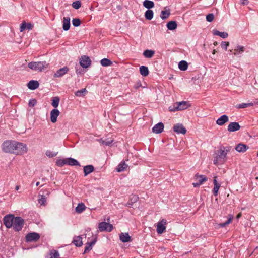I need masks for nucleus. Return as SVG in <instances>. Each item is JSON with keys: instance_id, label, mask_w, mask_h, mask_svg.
Here are the masks:
<instances>
[{"instance_id": "1", "label": "nucleus", "mask_w": 258, "mask_h": 258, "mask_svg": "<svg viewBox=\"0 0 258 258\" xmlns=\"http://www.w3.org/2000/svg\"><path fill=\"white\" fill-rule=\"evenodd\" d=\"M3 223L7 228L13 227L15 231L19 232L23 227L25 221L21 217H15L13 214H9L4 217Z\"/></svg>"}, {"instance_id": "2", "label": "nucleus", "mask_w": 258, "mask_h": 258, "mask_svg": "<svg viewBox=\"0 0 258 258\" xmlns=\"http://www.w3.org/2000/svg\"><path fill=\"white\" fill-rule=\"evenodd\" d=\"M232 147L220 146L215 151L214 155L213 163L214 165H218L223 164L227 160V155L228 152L230 151Z\"/></svg>"}, {"instance_id": "3", "label": "nucleus", "mask_w": 258, "mask_h": 258, "mask_svg": "<svg viewBox=\"0 0 258 258\" xmlns=\"http://www.w3.org/2000/svg\"><path fill=\"white\" fill-rule=\"evenodd\" d=\"M48 64L46 61H32L28 64V67L34 71L41 72L47 68Z\"/></svg>"}, {"instance_id": "4", "label": "nucleus", "mask_w": 258, "mask_h": 258, "mask_svg": "<svg viewBox=\"0 0 258 258\" xmlns=\"http://www.w3.org/2000/svg\"><path fill=\"white\" fill-rule=\"evenodd\" d=\"M27 151V148L26 144L15 141L14 153L21 155L25 153Z\"/></svg>"}, {"instance_id": "5", "label": "nucleus", "mask_w": 258, "mask_h": 258, "mask_svg": "<svg viewBox=\"0 0 258 258\" xmlns=\"http://www.w3.org/2000/svg\"><path fill=\"white\" fill-rule=\"evenodd\" d=\"M15 141H6L2 144L3 151L6 153H14Z\"/></svg>"}, {"instance_id": "6", "label": "nucleus", "mask_w": 258, "mask_h": 258, "mask_svg": "<svg viewBox=\"0 0 258 258\" xmlns=\"http://www.w3.org/2000/svg\"><path fill=\"white\" fill-rule=\"evenodd\" d=\"M190 105L186 101H181L177 102L176 103V106H174L173 109L169 108V110L171 111H175L177 110H183L187 109Z\"/></svg>"}, {"instance_id": "7", "label": "nucleus", "mask_w": 258, "mask_h": 258, "mask_svg": "<svg viewBox=\"0 0 258 258\" xmlns=\"http://www.w3.org/2000/svg\"><path fill=\"white\" fill-rule=\"evenodd\" d=\"M98 229L100 232L105 231L110 232L113 229V226L110 223L105 222H102L99 224Z\"/></svg>"}, {"instance_id": "8", "label": "nucleus", "mask_w": 258, "mask_h": 258, "mask_svg": "<svg viewBox=\"0 0 258 258\" xmlns=\"http://www.w3.org/2000/svg\"><path fill=\"white\" fill-rule=\"evenodd\" d=\"M167 224L166 220L163 219L160 220L157 224V232L158 234L163 233L166 229V225Z\"/></svg>"}, {"instance_id": "9", "label": "nucleus", "mask_w": 258, "mask_h": 258, "mask_svg": "<svg viewBox=\"0 0 258 258\" xmlns=\"http://www.w3.org/2000/svg\"><path fill=\"white\" fill-rule=\"evenodd\" d=\"M195 179L197 181V182L192 183L194 187H197L202 185L204 182L207 181V178L203 175L196 174L195 176Z\"/></svg>"}, {"instance_id": "10", "label": "nucleus", "mask_w": 258, "mask_h": 258, "mask_svg": "<svg viewBox=\"0 0 258 258\" xmlns=\"http://www.w3.org/2000/svg\"><path fill=\"white\" fill-rule=\"evenodd\" d=\"M91 59L88 56L86 55H83L81 56L80 59V64L81 66L84 68H87L89 67L91 64Z\"/></svg>"}, {"instance_id": "11", "label": "nucleus", "mask_w": 258, "mask_h": 258, "mask_svg": "<svg viewBox=\"0 0 258 258\" xmlns=\"http://www.w3.org/2000/svg\"><path fill=\"white\" fill-rule=\"evenodd\" d=\"M40 235L35 232L30 233L26 235V240L27 242H35L39 240Z\"/></svg>"}, {"instance_id": "12", "label": "nucleus", "mask_w": 258, "mask_h": 258, "mask_svg": "<svg viewBox=\"0 0 258 258\" xmlns=\"http://www.w3.org/2000/svg\"><path fill=\"white\" fill-rule=\"evenodd\" d=\"M245 50V47L243 46L237 45L234 50H229V52L234 55L242 54Z\"/></svg>"}, {"instance_id": "13", "label": "nucleus", "mask_w": 258, "mask_h": 258, "mask_svg": "<svg viewBox=\"0 0 258 258\" xmlns=\"http://www.w3.org/2000/svg\"><path fill=\"white\" fill-rule=\"evenodd\" d=\"M173 131L178 134H185L186 132V128L182 124H176L173 127Z\"/></svg>"}, {"instance_id": "14", "label": "nucleus", "mask_w": 258, "mask_h": 258, "mask_svg": "<svg viewBox=\"0 0 258 258\" xmlns=\"http://www.w3.org/2000/svg\"><path fill=\"white\" fill-rule=\"evenodd\" d=\"M240 127V125L238 122H233L229 123L227 130L230 132H233L238 131Z\"/></svg>"}, {"instance_id": "15", "label": "nucleus", "mask_w": 258, "mask_h": 258, "mask_svg": "<svg viewBox=\"0 0 258 258\" xmlns=\"http://www.w3.org/2000/svg\"><path fill=\"white\" fill-rule=\"evenodd\" d=\"M96 241H97L96 236H95L93 237V239L92 241H88L86 244L84 252L86 253V252L91 250L92 248V246L95 244Z\"/></svg>"}, {"instance_id": "16", "label": "nucleus", "mask_w": 258, "mask_h": 258, "mask_svg": "<svg viewBox=\"0 0 258 258\" xmlns=\"http://www.w3.org/2000/svg\"><path fill=\"white\" fill-rule=\"evenodd\" d=\"M60 112L57 109H53L50 112V120L53 123H55L57 121V118L59 116Z\"/></svg>"}, {"instance_id": "17", "label": "nucleus", "mask_w": 258, "mask_h": 258, "mask_svg": "<svg viewBox=\"0 0 258 258\" xmlns=\"http://www.w3.org/2000/svg\"><path fill=\"white\" fill-rule=\"evenodd\" d=\"M69 71V69L67 67H64L63 68H60V69L57 70L56 72L54 74V77H61L63 76L64 74L67 73Z\"/></svg>"}, {"instance_id": "18", "label": "nucleus", "mask_w": 258, "mask_h": 258, "mask_svg": "<svg viewBox=\"0 0 258 258\" xmlns=\"http://www.w3.org/2000/svg\"><path fill=\"white\" fill-rule=\"evenodd\" d=\"M164 127L163 123L159 122L153 126L152 132L156 134L161 133L163 131Z\"/></svg>"}, {"instance_id": "19", "label": "nucleus", "mask_w": 258, "mask_h": 258, "mask_svg": "<svg viewBox=\"0 0 258 258\" xmlns=\"http://www.w3.org/2000/svg\"><path fill=\"white\" fill-rule=\"evenodd\" d=\"M248 148L249 147L246 145L242 143H239L236 146L235 149L238 152L244 153Z\"/></svg>"}, {"instance_id": "20", "label": "nucleus", "mask_w": 258, "mask_h": 258, "mask_svg": "<svg viewBox=\"0 0 258 258\" xmlns=\"http://www.w3.org/2000/svg\"><path fill=\"white\" fill-rule=\"evenodd\" d=\"M229 118L228 116L226 115H223L216 120V123L220 126H222L225 123L227 122Z\"/></svg>"}, {"instance_id": "21", "label": "nucleus", "mask_w": 258, "mask_h": 258, "mask_svg": "<svg viewBox=\"0 0 258 258\" xmlns=\"http://www.w3.org/2000/svg\"><path fill=\"white\" fill-rule=\"evenodd\" d=\"M72 243L77 247H80L83 245L82 238L81 236H74Z\"/></svg>"}, {"instance_id": "22", "label": "nucleus", "mask_w": 258, "mask_h": 258, "mask_svg": "<svg viewBox=\"0 0 258 258\" xmlns=\"http://www.w3.org/2000/svg\"><path fill=\"white\" fill-rule=\"evenodd\" d=\"M216 178L217 177L215 176L213 180L214 186L213 189V192L215 196H217L218 195V190L220 187V184L218 183Z\"/></svg>"}, {"instance_id": "23", "label": "nucleus", "mask_w": 258, "mask_h": 258, "mask_svg": "<svg viewBox=\"0 0 258 258\" xmlns=\"http://www.w3.org/2000/svg\"><path fill=\"white\" fill-rule=\"evenodd\" d=\"M39 84L37 81L31 80L27 84V87L31 90H35L38 88Z\"/></svg>"}, {"instance_id": "24", "label": "nucleus", "mask_w": 258, "mask_h": 258, "mask_svg": "<svg viewBox=\"0 0 258 258\" xmlns=\"http://www.w3.org/2000/svg\"><path fill=\"white\" fill-rule=\"evenodd\" d=\"M119 238L122 242H127L131 241V237L128 233H121L119 235Z\"/></svg>"}, {"instance_id": "25", "label": "nucleus", "mask_w": 258, "mask_h": 258, "mask_svg": "<svg viewBox=\"0 0 258 258\" xmlns=\"http://www.w3.org/2000/svg\"><path fill=\"white\" fill-rule=\"evenodd\" d=\"M94 170V167L92 165H87L84 167L83 171L84 176H86Z\"/></svg>"}, {"instance_id": "26", "label": "nucleus", "mask_w": 258, "mask_h": 258, "mask_svg": "<svg viewBox=\"0 0 258 258\" xmlns=\"http://www.w3.org/2000/svg\"><path fill=\"white\" fill-rule=\"evenodd\" d=\"M70 27V18L69 17H64L63 20L62 28L64 31H67Z\"/></svg>"}, {"instance_id": "27", "label": "nucleus", "mask_w": 258, "mask_h": 258, "mask_svg": "<svg viewBox=\"0 0 258 258\" xmlns=\"http://www.w3.org/2000/svg\"><path fill=\"white\" fill-rule=\"evenodd\" d=\"M141 75L144 77H146L149 75V71L147 67L142 66L139 68Z\"/></svg>"}, {"instance_id": "28", "label": "nucleus", "mask_w": 258, "mask_h": 258, "mask_svg": "<svg viewBox=\"0 0 258 258\" xmlns=\"http://www.w3.org/2000/svg\"><path fill=\"white\" fill-rule=\"evenodd\" d=\"M143 6L146 8L149 9H150L154 7V3L150 0H145L143 2Z\"/></svg>"}, {"instance_id": "29", "label": "nucleus", "mask_w": 258, "mask_h": 258, "mask_svg": "<svg viewBox=\"0 0 258 258\" xmlns=\"http://www.w3.org/2000/svg\"><path fill=\"white\" fill-rule=\"evenodd\" d=\"M67 164L71 166H80V164L79 162L72 158H67Z\"/></svg>"}, {"instance_id": "30", "label": "nucleus", "mask_w": 258, "mask_h": 258, "mask_svg": "<svg viewBox=\"0 0 258 258\" xmlns=\"http://www.w3.org/2000/svg\"><path fill=\"white\" fill-rule=\"evenodd\" d=\"M214 35L219 36L222 38H226L228 37V34L225 32H220L218 30H214L213 32Z\"/></svg>"}, {"instance_id": "31", "label": "nucleus", "mask_w": 258, "mask_h": 258, "mask_svg": "<svg viewBox=\"0 0 258 258\" xmlns=\"http://www.w3.org/2000/svg\"><path fill=\"white\" fill-rule=\"evenodd\" d=\"M178 68L181 71H185L187 69L188 63L186 61L182 60L179 62Z\"/></svg>"}, {"instance_id": "32", "label": "nucleus", "mask_w": 258, "mask_h": 258, "mask_svg": "<svg viewBox=\"0 0 258 258\" xmlns=\"http://www.w3.org/2000/svg\"><path fill=\"white\" fill-rule=\"evenodd\" d=\"M86 209V206L83 203H79L76 207V211L78 213H81Z\"/></svg>"}, {"instance_id": "33", "label": "nucleus", "mask_w": 258, "mask_h": 258, "mask_svg": "<svg viewBox=\"0 0 258 258\" xmlns=\"http://www.w3.org/2000/svg\"><path fill=\"white\" fill-rule=\"evenodd\" d=\"M154 53V51L147 49L144 51L143 55L146 58H150L153 56Z\"/></svg>"}, {"instance_id": "34", "label": "nucleus", "mask_w": 258, "mask_h": 258, "mask_svg": "<svg viewBox=\"0 0 258 258\" xmlns=\"http://www.w3.org/2000/svg\"><path fill=\"white\" fill-rule=\"evenodd\" d=\"M166 26L169 30H173L177 28V25L175 21H171L167 23Z\"/></svg>"}, {"instance_id": "35", "label": "nucleus", "mask_w": 258, "mask_h": 258, "mask_svg": "<svg viewBox=\"0 0 258 258\" xmlns=\"http://www.w3.org/2000/svg\"><path fill=\"white\" fill-rule=\"evenodd\" d=\"M127 167V165L124 162H121L116 168V170L118 172L123 171Z\"/></svg>"}, {"instance_id": "36", "label": "nucleus", "mask_w": 258, "mask_h": 258, "mask_svg": "<svg viewBox=\"0 0 258 258\" xmlns=\"http://www.w3.org/2000/svg\"><path fill=\"white\" fill-rule=\"evenodd\" d=\"M154 15L153 11L151 10H148L145 13V17L147 20H151Z\"/></svg>"}, {"instance_id": "37", "label": "nucleus", "mask_w": 258, "mask_h": 258, "mask_svg": "<svg viewBox=\"0 0 258 258\" xmlns=\"http://www.w3.org/2000/svg\"><path fill=\"white\" fill-rule=\"evenodd\" d=\"M170 11L169 10H163L161 11L160 16L162 19L164 20V19L168 18L169 17V16H170Z\"/></svg>"}, {"instance_id": "38", "label": "nucleus", "mask_w": 258, "mask_h": 258, "mask_svg": "<svg viewBox=\"0 0 258 258\" xmlns=\"http://www.w3.org/2000/svg\"><path fill=\"white\" fill-rule=\"evenodd\" d=\"M60 101V99L58 97H54L52 98V103L51 105L54 108H56L58 107L59 105V103Z\"/></svg>"}, {"instance_id": "39", "label": "nucleus", "mask_w": 258, "mask_h": 258, "mask_svg": "<svg viewBox=\"0 0 258 258\" xmlns=\"http://www.w3.org/2000/svg\"><path fill=\"white\" fill-rule=\"evenodd\" d=\"M101 64L104 67H107L111 66L112 64V61L107 59V58H103L100 61Z\"/></svg>"}, {"instance_id": "40", "label": "nucleus", "mask_w": 258, "mask_h": 258, "mask_svg": "<svg viewBox=\"0 0 258 258\" xmlns=\"http://www.w3.org/2000/svg\"><path fill=\"white\" fill-rule=\"evenodd\" d=\"M56 164L59 167H62L67 164V158L57 160Z\"/></svg>"}, {"instance_id": "41", "label": "nucleus", "mask_w": 258, "mask_h": 258, "mask_svg": "<svg viewBox=\"0 0 258 258\" xmlns=\"http://www.w3.org/2000/svg\"><path fill=\"white\" fill-rule=\"evenodd\" d=\"M87 92V90L85 88H83L76 91L75 92V95L79 97L84 96Z\"/></svg>"}, {"instance_id": "42", "label": "nucleus", "mask_w": 258, "mask_h": 258, "mask_svg": "<svg viewBox=\"0 0 258 258\" xmlns=\"http://www.w3.org/2000/svg\"><path fill=\"white\" fill-rule=\"evenodd\" d=\"M50 258H59V254L58 251L52 250L50 251Z\"/></svg>"}, {"instance_id": "43", "label": "nucleus", "mask_w": 258, "mask_h": 258, "mask_svg": "<svg viewBox=\"0 0 258 258\" xmlns=\"http://www.w3.org/2000/svg\"><path fill=\"white\" fill-rule=\"evenodd\" d=\"M38 201V203L41 205H45L46 202V199L45 196L43 195H39Z\"/></svg>"}, {"instance_id": "44", "label": "nucleus", "mask_w": 258, "mask_h": 258, "mask_svg": "<svg viewBox=\"0 0 258 258\" xmlns=\"http://www.w3.org/2000/svg\"><path fill=\"white\" fill-rule=\"evenodd\" d=\"M253 105V103H241L237 105V107L238 108H245L248 107L252 106Z\"/></svg>"}, {"instance_id": "45", "label": "nucleus", "mask_w": 258, "mask_h": 258, "mask_svg": "<svg viewBox=\"0 0 258 258\" xmlns=\"http://www.w3.org/2000/svg\"><path fill=\"white\" fill-rule=\"evenodd\" d=\"M45 154L47 157L49 158H52L55 157L57 155V152H54L50 150H47L46 151Z\"/></svg>"}, {"instance_id": "46", "label": "nucleus", "mask_w": 258, "mask_h": 258, "mask_svg": "<svg viewBox=\"0 0 258 258\" xmlns=\"http://www.w3.org/2000/svg\"><path fill=\"white\" fill-rule=\"evenodd\" d=\"M72 23L74 26L78 27L81 24V21L78 18H74L72 20Z\"/></svg>"}, {"instance_id": "47", "label": "nucleus", "mask_w": 258, "mask_h": 258, "mask_svg": "<svg viewBox=\"0 0 258 258\" xmlns=\"http://www.w3.org/2000/svg\"><path fill=\"white\" fill-rule=\"evenodd\" d=\"M81 4L79 1H75L72 3V7L75 9H78L81 7Z\"/></svg>"}, {"instance_id": "48", "label": "nucleus", "mask_w": 258, "mask_h": 258, "mask_svg": "<svg viewBox=\"0 0 258 258\" xmlns=\"http://www.w3.org/2000/svg\"><path fill=\"white\" fill-rule=\"evenodd\" d=\"M214 18V16L212 13H210L206 16V20L208 22H211L212 21H213Z\"/></svg>"}, {"instance_id": "49", "label": "nucleus", "mask_w": 258, "mask_h": 258, "mask_svg": "<svg viewBox=\"0 0 258 258\" xmlns=\"http://www.w3.org/2000/svg\"><path fill=\"white\" fill-rule=\"evenodd\" d=\"M229 45V42H222L221 43V47L225 49V50H227V48Z\"/></svg>"}, {"instance_id": "50", "label": "nucleus", "mask_w": 258, "mask_h": 258, "mask_svg": "<svg viewBox=\"0 0 258 258\" xmlns=\"http://www.w3.org/2000/svg\"><path fill=\"white\" fill-rule=\"evenodd\" d=\"M37 103V101L35 99H30L29 101V106L30 107H34Z\"/></svg>"}, {"instance_id": "51", "label": "nucleus", "mask_w": 258, "mask_h": 258, "mask_svg": "<svg viewBox=\"0 0 258 258\" xmlns=\"http://www.w3.org/2000/svg\"><path fill=\"white\" fill-rule=\"evenodd\" d=\"M113 142V140H108V139L104 140V145L110 146V145H111V143Z\"/></svg>"}, {"instance_id": "52", "label": "nucleus", "mask_w": 258, "mask_h": 258, "mask_svg": "<svg viewBox=\"0 0 258 258\" xmlns=\"http://www.w3.org/2000/svg\"><path fill=\"white\" fill-rule=\"evenodd\" d=\"M26 23L25 22L24 23H22L21 25V26H20V32H23L25 29L26 28Z\"/></svg>"}, {"instance_id": "53", "label": "nucleus", "mask_w": 258, "mask_h": 258, "mask_svg": "<svg viewBox=\"0 0 258 258\" xmlns=\"http://www.w3.org/2000/svg\"><path fill=\"white\" fill-rule=\"evenodd\" d=\"M229 216V217L228 219L225 222L226 224H227V225L229 224L231 222V221L233 218V215H230Z\"/></svg>"}, {"instance_id": "54", "label": "nucleus", "mask_w": 258, "mask_h": 258, "mask_svg": "<svg viewBox=\"0 0 258 258\" xmlns=\"http://www.w3.org/2000/svg\"><path fill=\"white\" fill-rule=\"evenodd\" d=\"M142 86V83H141V82L140 81H138V82H136V84L135 85V89H138L140 87H141Z\"/></svg>"}, {"instance_id": "55", "label": "nucleus", "mask_w": 258, "mask_h": 258, "mask_svg": "<svg viewBox=\"0 0 258 258\" xmlns=\"http://www.w3.org/2000/svg\"><path fill=\"white\" fill-rule=\"evenodd\" d=\"M241 3L242 5H246L249 3L248 0H241Z\"/></svg>"}, {"instance_id": "56", "label": "nucleus", "mask_w": 258, "mask_h": 258, "mask_svg": "<svg viewBox=\"0 0 258 258\" xmlns=\"http://www.w3.org/2000/svg\"><path fill=\"white\" fill-rule=\"evenodd\" d=\"M138 197L136 195H133L132 197L131 198V200L134 201V202H135L138 200Z\"/></svg>"}, {"instance_id": "57", "label": "nucleus", "mask_w": 258, "mask_h": 258, "mask_svg": "<svg viewBox=\"0 0 258 258\" xmlns=\"http://www.w3.org/2000/svg\"><path fill=\"white\" fill-rule=\"evenodd\" d=\"M220 226L221 227H225L226 226H227V225L226 224V222H224V223H220L219 224Z\"/></svg>"}, {"instance_id": "58", "label": "nucleus", "mask_w": 258, "mask_h": 258, "mask_svg": "<svg viewBox=\"0 0 258 258\" xmlns=\"http://www.w3.org/2000/svg\"><path fill=\"white\" fill-rule=\"evenodd\" d=\"M99 142L104 145V140H103L102 139H100L99 140Z\"/></svg>"}, {"instance_id": "59", "label": "nucleus", "mask_w": 258, "mask_h": 258, "mask_svg": "<svg viewBox=\"0 0 258 258\" xmlns=\"http://www.w3.org/2000/svg\"><path fill=\"white\" fill-rule=\"evenodd\" d=\"M242 216V214L241 213H239L237 216H236V218L237 219H238L239 218H240Z\"/></svg>"}, {"instance_id": "60", "label": "nucleus", "mask_w": 258, "mask_h": 258, "mask_svg": "<svg viewBox=\"0 0 258 258\" xmlns=\"http://www.w3.org/2000/svg\"><path fill=\"white\" fill-rule=\"evenodd\" d=\"M31 24H28V25H27V28L28 29H31Z\"/></svg>"}, {"instance_id": "61", "label": "nucleus", "mask_w": 258, "mask_h": 258, "mask_svg": "<svg viewBox=\"0 0 258 258\" xmlns=\"http://www.w3.org/2000/svg\"><path fill=\"white\" fill-rule=\"evenodd\" d=\"M19 187H20V186H19V185H17V186H16V188H15V189H16V190H19Z\"/></svg>"}, {"instance_id": "62", "label": "nucleus", "mask_w": 258, "mask_h": 258, "mask_svg": "<svg viewBox=\"0 0 258 258\" xmlns=\"http://www.w3.org/2000/svg\"><path fill=\"white\" fill-rule=\"evenodd\" d=\"M216 53V50L215 49H214L212 51V54H215Z\"/></svg>"}, {"instance_id": "63", "label": "nucleus", "mask_w": 258, "mask_h": 258, "mask_svg": "<svg viewBox=\"0 0 258 258\" xmlns=\"http://www.w3.org/2000/svg\"><path fill=\"white\" fill-rule=\"evenodd\" d=\"M40 184V182H37L36 183V186H38Z\"/></svg>"}, {"instance_id": "64", "label": "nucleus", "mask_w": 258, "mask_h": 258, "mask_svg": "<svg viewBox=\"0 0 258 258\" xmlns=\"http://www.w3.org/2000/svg\"><path fill=\"white\" fill-rule=\"evenodd\" d=\"M214 45H217V42H215L214 43Z\"/></svg>"}]
</instances>
